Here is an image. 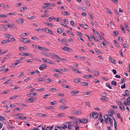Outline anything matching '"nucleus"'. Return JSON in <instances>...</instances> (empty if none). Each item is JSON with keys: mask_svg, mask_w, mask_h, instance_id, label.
<instances>
[{"mask_svg": "<svg viewBox=\"0 0 130 130\" xmlns=\"http://www.w3.org/2000/svg\"><path fill=\"white\" fill-rule=\"evenodd\" d=\"M19 50L22 51H24L25 49L24 48V47H23L21 46L19 48Z\"/></svg>", "mask_w": 130, "mask_h": 130, "instance_id": "nucleus-41", "label": "nucleus"}, {"mask_svg": "<svg viewBox=\"0 0 130 130\" xmlns=\"http://www.w3.org/2000/svg\"><path fill=\"white\" fill-rule=\"evenodd\" d=\"M45 78H40L39 79V80L40 82H43L45 80Z\"/></svg>", "mask_w": 130, "mask_h": 130, "instance_id": "nucleus-55", "label": "nucleus"}, {"mask_svg": "<svg viewBox=\"0 0 130 130\" xmlns=\"http://www.w3.org/2000/svg\"><path fill=\"white\" fill-rule=\"evenodd\" d=\"M67 31L68 33H69L70 34L72 35V36H74V34H73V33L72 32L70 31L69 30H67Z\"/></svg>", "mask_w": 130, "mask_h": 130, "instance_id": "nucleus-48", "label": "nucleus"}, {"mask_svg": "<svg viewBox=\"0 0 130 130\" xmlns=\"http://www.w3.org/2000/svg\"><path fill=\"white\" fill-rule=\"evenodd\" d=\"M79 92V91L77 90H73L70 92V94L72 95L76 96V94H77Z\"/></svg>", "mask_w": 130, "mask_h": 130, "instance_id": "nucleus-5", "label": "nucleus"}, {"mask_svg": "<svg viewBox=\"0 0 130 130\" xmlns=\"http://www.w3.org/2000/svg\"><path fill=\"white\" fill-rule=\"evenodd\" d=\"M80 84L84 86H87L88 85V84L86 82H81Z\"/></svg>", "mask_w": 130, "mask_h": 130, "instance_id": "nucleus-15", "label": "nucleus"}, {"mask_svg": "<svg viewBox=\"0 0 130 130\" xmlns=\"http://www.w3.org/2000/svg\"><path fill=\"white\" fill-rule=\"evenodd\" d=\"M72 113L74 115H79L82 114V112L81 111L75 110L73 111Z\"/></svg>", "mask_w": 130, "mask_h": 130, "instance_id": "nucleus-2", "label": "nucleus"}, {"mask_svg": "<svg viewBox=\"0 0 130 130\" xmlns=\"http://www.w3.org/2000/svg\"><path fill=\"white\" fill-rule=\"evenodd\" d=\"M79 126L77 124H76L75 125V130H79Z\"/></svg>", "mask_w": 130, "mask_h": 130, "instance_id": "nucleus-51", "label": "nucleus"}, {"mask_svg": "<svg viewBox=\"0 0 130 130\" xmlns=\"http://www.w3.org/2000/svg\"><path fill=\"white\" fill-rule=\"evenodd\" d=\"M27 9V7L25 6L22 7L21 8V11H23L26 10Z\"/></svg>", "mask_w": 130, "mask_h": 130, "instance_id": "nucleus-29", "label": "nucleus"}, {"mask_svg": "<svg viewBox=\"0 0 130 130\" xmlns=\"http://www.w3.org/2000/svg\"><path fill=\"white\" fill-rule=\"evenodd\" d=\"M16 22L18 24H21L23 23L24 21L22 19H19L16 20Z\"/></svg>", "mask_w": 130, "mask_h": 130, "instance_id": "nucleus-8", "label": "nucleus"}, {"mask_svg": "<svg viewBox=\"0 0 130 130\" xmlns=\"http://www.w3.org/2000/svg\"><path fill=\"white\" fill-rule=\"evenodd\" d=\"M64 114L63 113H61L59 114H58L57 115V116L60 117H62L64 116Z\"/></svg>", "mask_w": 130, "mask_h": 130, "instance_id": "nucleus-43", "label": "nucleus"}, {"mask_svg": "<svg viewBox=\"0 0 130 130\" xmlns=\"http://www.w3.org/2000/svg\"><path fill=\"white\" fill-rule=\"evenodd\" d=\"M90 36L92 38L94 39V41H99L98 39H97L96 38L93 34H92V35H91Z\"/></svg>", "mask_w": 130, "mask_h": 130, "instance_id": "nucleus-28", "label": "nucleus"}, {"mask_svg": "<svg viewBox=\"0 0 130 130\" xmlns=\"http://www.w3.org/2000/svg\"><path fill=\"white\" fill-rule=\"evenodd\" d=\"M36 116H37L38 117H45L46 116V115L45 114L39 113H37L36 114Z\"/></svg>", "mask_w": 130, "mask_h": 130, "instance_id": "nucleus-12", "label": "nucleus"}, {"mask_svg": "<svg viewBox=\"0 0 130 130\" xmlns=\"http://www.w3.org/2000/svg\"><path fill=\"white\" fill-rule=\"evenodd\" d=\"M28 52H26L25 53L23 52L22 53V55L27 56L28 55Z\"/></svg>", "mask_w": 130, "mask_h": 130, "instance_id": "nucleus-42", "label": "nucleus"}, {"mask_svg": "<svg viewBox=\"0 0 130 130\" xmlns=\"http://www.w3.org/2000/svg\"><path fill=\"white\" fill-rule=\"evenodd\" d=\"M106 86L108 87V88H109L110 89H112V88L110 86L109 84L107 83H106Z\"/></svg>", "mask_w": 130, "mask_h": 130, "instance_id": "nucleus-64", "label": "nucleus"}, {"mask_svg": "<svg viewBox=\"0 0 130 130\" xmlns=\"http://www.w3.org/2000/svg\"><path fill=\"white\" fill-rule=\"evenodd\" d=\"M42 59L43 60V61L46 62L48 63H50L52 64H54V63L53 62L51 61L48 59H45L44 58H42Z\"/></svg>", "mask_w": 130, "mask_h": 130, "instance_id": "nucleus-3", "label": "nucleus"}, {"mask_svg": "<svg viewBox=\"0 0 130 130\" xmlns=\"http://www.w3.org/2000/svg\"><path fill=\"white\" fill-rule=\"evenodd\" d=\"M58 128L60 130H62V126L60 127L58 125L56 126H55V128Z\"/></svg>", "mask_w": 130, "mask_h": 130, "instance_id": "nucleus-38", "label": "nucleus"}, {"mask_svg": "<svg viewBox=\"0 0 130 130\" xmlns=\"http://www.w3.org/2000/svg\"><path fill=\"white\" fill-rule=\"evenodd\" d=\"M47 33H50L51 34L53 35V32L51 30H49V29L47 28V30L46 32Z\"/></svg>", "mask_w": 130, "mask_h": 130, "instance_id": "nucleus-21", "label": "nucleus"}, {"mask_svg": "<svg viewBox=\"0 0 130 130\" xmlns=\"http://www.w3.org/2000/svg\"><path fill=\"white\" fill-rule=\"evenodd\" d=\"M16 14V13L14 12H10L9 13H8V14L9 15H15Z\"/></svg>", "mask_w": 130, "mask_h": 130, "instance_id": "nucleus-61", "label": "nucleus"}, {"mask_svg": "<svg viewBox=\"0 0 130 130\" xmlns=\"http://www.w3.org/2000/svg\"><path fill=\"white\" fill-rule=\"evenodd\" d=\"M17 62H16L13 64L12 65V66H13V67L15 66L16 65H18V64L19 63V62H18L17 61H16Z\"/></svg>", "mask_w": 130, "mask_h": 130, "instance_id": "nucleus-37", "label": "nucleus"}, {"mask_svg": "<svg viewBox=\"0 0 130 130\" xmlns=\"http://www.w3.org/2000/svg\"><path fill=\"white\" fill-rule=\"evenodd\" d=\"M60 107H61V108L63 109H65L66 108H68L69 107L67 106H64L63 105L61 106Z\"/></svg>", "mask_w": 130, "mask_h": 130, "instance_id": "nucleus-33", "label": "nucleus"}, {"mask_svg": "<svg viewBox=\"0 0 130 130\" xmlns=\"http://www.w3.org/2000/svg\"><path fill=\"white\" fill-rule=\"evenodd\" d=\"M41 54H42L44 55V56H50V55L49 54L47 53H45L43 52H42L41 53Z\"/></svg>", "mask_w": 130, "mask_h": 130, "instance_id": "nucleus-24", "label": "nucleus"}, {"mask_svg": "<svg viewBox=\"0 0 130 130\" xmlns=\"http://www.w3.org/2000/svg\"><path fill=\"white\" fill-rule=\"evenodd\" d=\"M128 46V45L126 43H124L123 44V47H126L127 48Z\"/></svg>", "mask_w": 130, "mask_h": 130, "instance_id": "nucleus-53", "label": "nucleus"}, {"mask_svg": "<svg viewBox=\"0 0 130 130\" xmlns=\"http://www.w3.org/2000/svg\"><path fill=\"white\" fill-rule=\"evenodd\" d=\"M8 36H10V37H9V38L8 39L5 40L3 41H11V40H12V41H15V39L11 35H8Z\"/></svg>", "mask_w": 130, "mask_h": 130, "instance_id": "nucleus-6", "label": "nucleus"}, {"mask_svg": "<svg viewBox=\"0 0 130 130\" xmlns=\"http://www.w3.org/2000/svg\"><path fill=\"white\" fill-rule=\"evenodd\" d=\"M74 125H68V128L69 129L71 130L72 129V128L73 127Z\"/></svg>", "mask_w": 130, "mask_h": 130, "instance_id": "nucleus-31", "label": "nucleus"}, {"mask_svg": "<svg viewBox=\"0 0 130 130\" xmlns=\"http://www.w3.org/2000/svg\"><path fill=\"white\" fill-rule=\"evenodd\" d=\"M62 13L65 15H69V13L67 11H62Z\"/></svg>", "mask_w": 130, "mask_h": 130, "instance_id": "nucleus-23", "label": "nucleus"}, {"mask_svg": "<svg viewBox=\"0 0 130 130\" xmlns=\"http://www.w3.org/2000/svg\"><path fill=\"white\" fill-rule=\"evenodd\" d=\"M52 54L53 55V57L57 58L58 59H60V57L58 56V55H56L55 53H52Z\"/></svg>", "mask_w": 130, "mask_h": 130, "instance_id": "nucleus-27", "label": "nucleus"}, {"mask_svg": "<svg viewBox=\"0 0 130 130\" xmlns=\"http://www.w3.org/2000/svg\"><path fill=\"white\" fill-rule=\"evenodd\" d=\"M47 67V66L45 64H43L41 65L39 67V68L40 70L44 69Z\"/></svg>", "mask_w": 130, "mask_h": 130, "instance_id": "nucleus-4", "label": "nucleus"}, {"mask_svg": "<svg viewBox=\"0 0 130 130\" xmlns=\"http://www.w3.org/2000/svg\"><path fill=\"white\" fill-rule=\"evenodd\" d=\"M19 108L18 107H17L14 109L13 110V111H16L19 110Z\"/></svg>", "mask_w": 130, "mask_h": 130, "instance_id": "nucleus-63", "label": "nucleus"}, {"mask_svg": "<svg viewBox=\"0 0 130 130\" xmlns=\"http://www.w3.org/2000/svg\"><path fill=\"white\" fill-rule=\"evenodd\" d=\"M74 71L75 72L78 73L80 74L81 73V72H80L77 69H74Z\"/></svg>", "mask_w": 130, "mask_h": 130, "instance_id": "nucleus-49", "label": "nucleus"}, {"mask_svg": "<svg viewBox=\"0 0 130 130\" xmlns=\"http://www.w3.org/2000/svg\"><path fill=\"white\" fill-rule=\"evenodd\" d=\"M10 41H1V43L2 44H5L9 43Z\"/></svg>", "mask_w": 130, "mask_h": 130, "instance_id": "nucleus-46", "label": "nucleus"}, {"mask_svg": "<svg viewBox=\"0 0 130 130\" xmlns=\"http://www.w3.org/2000/svg\"><path fill=\"white\" fill-rule=\"evenodd\" d=\"M90 117H92L94 118H97L98 116V113H95L94 112H91L90 114Z\"/></svg>", "mask_w": 130, "mask_h": 130, "instance_id": "nucleus-1", "label": "nucleus"}, {"mask_svg": "<svg viewBox=\"0 0 130 130\" xmlns=\"http://www.w3.org/2000/svg\"><path fill=\"white\" fill-rule=\"evenodd\" d=\"M124 25L125 26V28H126V29L127 31H129V27L126 24V23Z\"/></svg>", "mask_w": 130, "mask_h": 130, "instance_id": "nucleus-47", "label": "nucleus"}, {"mask_svg": "<svg viewBox=\"0 0 130 130\" xmlns=\"http://www.w3.org/2000/svg\"><path fill=\"white\" fill-rule=\"evenodd\" d=\"M100 99L101 101H102L103 100L106 101H107L108 100V98L107 97H106L105 96H104L102 98H100Z\"/></svg>", "mask_w": 130, "mask_h": 130, "instance_id": "nucleus-19", "label": "nucleus"}, {"mask_svg": "<svg viewBox=\"0 0 130 130\" xmlns=\"http://www.w3.org/2000/svg\"><path fill=\"white\" fill-rule=\"evenodd\" d=\"M65 101H66L65 99H62L60 100L59 102L60 103H64Z\"/></svg>", "mask_w": 130, "mask_h": 130, "instance_id": "nucleus-58", "label": "nucleus"}, {"mask_svg": "<svg viewBox=\"0 0 130 130\" xmlns=\"http://www.w3.org/2000/svg\"><path fill=\"white\" fill-rule=\"evenodd\" d=\"M37 48H38V49L41 50H43L44 51H49L48 50L45 48H44L43 47H41L40 46H38L37 47Z\"/></svg>", "mask_w": 130, "mask_h": 130, "instance_id": "nucleus-11", "label": "nucleus"}, {"mask_svg": "<svg viewBox=\"0 0 130 130\" xmlns=\"http://www.w3.org/2000/svg\"><path fill=\"white\" fill-rule=\"evenodd\" d=\"M117 117L119 119H121V117L120 116V114L119 113H117Z\"/></svg>", "mask_w": 130, "mask_h": 130, "instance_id": "nucleus-59", "label": "nucleus"}, {"mask_svg": "<svg viewBox=\"0 0 130 130\" xmlns=\"http://www.w3.org/2000/svg\"><path fill=\"white\" fill-rule=\"evenodd\" d=\"M108 113H110V114L113 115L114 113V111L113 109H111L109 110Z\"/></svg>", "mask_w": 130, "mask_h": 130, "instance_id": "nucleus-18", "label": "nucleus"}, {"mask_svg": "<svg viewBox=\"0 0 130 130\" xmlns=\"http://www.w3.org/2000/svg\"><path fill=\"white\" fill-rule=\"evenodd\" d=\"M27 95H29L30 97H32L33 96H36L37 95V94L35 93H32L28 94H27Z\"/></svg>", "mask_w": 130, "mask_h": 130, "instance_id": "nucleus-16", "label": "nucleus"}, {"mask_svg": "<svg viewBox=\"0 0 130 130\" xmlns=\"http://www.w3.org/2000/svg\"><path fill=\"white\" fill-rule=\"evenodd\" d=\"M12 82V80H7L6 82H5L4 84H8Z\"/></svg>", "mask_w": 130, "mask_h": 130, "instance_id": "nucleus-32", "label": "nucleus"}, {"mask_svg": "<svg viewBox=\"0 0 130 130\" xmlns=\"http://www.w3.org/2000/svg\"><path fill=\"white\" fill-rule=\"evenodd\" d=\"M106 9L107 10V12L109 13L110 14L112 15V13L111 12L110 10L109 9H108L107 8H106Z\"/></svg>", "mask_w": 130, "mask_h": 130, "instance_id": "nucleus-62", "label": "nucleus"}, {"mask_svg": "<svg viewBox=\"0 0 130 130\" xmlns=\"http://www.w3.org/2000/svg\"><path fill=\"white\" fill-rule=\"evenodd\" d=\"M27 100V101H30L29 102L30 103L34 102L35 101H36V99H34V98H31L29 99H28Z\"/></svg>", "mask_w": 130, "mask_h": 130, "instance_id": "nucleus-13", "label": "nucleus"}, {"mask_svg": "<svg viewBox=\"0 0 130 130\" xmlns=\"http://www.w3.org/2000/svg\"><path fill=\"white\" fill-rule=\"evenodd\" d=\"M51 70L53 71L54 72H58V70L57 69H55V68H52L51 69Z\"/></svg>", "mask_w": 130, "mask_h": 130, "instance_id": "nucleus-39", "label": "nucleus"}, {"mask_svg": "<svg viewBox=\"0 0 130 130\" xmlns=\"http://www.w3.org/2000/svg\"><path fill=\"white\" fill-rule=\"evenodd\" d=\"M63 47V48L61 47V48L64 51L66 50L69 51H71V49L69 47H67L66 46H64Z\"/></svg>", "mask_w": 130, "mask_h": 130, "instance_id": "nucleus-10", "label": "nucleus"}, {"mask_svg": "<svg viewBox=\"0 0 130 130\" xmlns=\"http://www.w3.org/2000/svg\"><path fill=\"white\" fill-rule=\"evenodd\" d=\"M9 7V6L8 5H5L4 6V9L5 10L8 9Z\"/></svg>", "mask_w": 130, "mask_h": 130, "instance_id": "nucleus-57", "label": "nucleus"}, {"mask_svg": "<svg viewBox=\"0 0 130 130\" xmlns=\"http://www.w3.org/2000/svg\"><path fill=\"white\" fill-rule=\"evenodd\" d=\"M111 84L116 86L117 85V83L116 81H113L111 82Z\"/></svg>", "mask_w": 130, "mask_h": 130, "instance_id": "nucleus-36", "label": "nucleus"}, {"mask_svg": "<svg viewBox=\"0 0 130 130\" xmlns=\"http://www.w3.org/2000/svg\"><path fill=\"white\" fill-rule=\"evenodd\" d=\"M42 8L43 9H51L50 7L46 6H42Z\"/></svg>", "mask_w": 130, "mask_h": 130, "instance_id": "nucleus-25", "label": "nucleus"}, {"mask_svg": "<svg viewBox=\"0 0 130 130\" xmlns=\"http://www.w3.org/2000/svg\"><path fill=\"white\" fill-rule=\"evenodd\" d=\"M114 42L116 46L117 47H119V45L117 43V41H114Z\"/></svg>", "mask_w": 130, "mask_h": 130, "instance_id": "nucleus-54", "label": "nucleus"}, {"mask_svg": "<svg viewBox=\"0 0 130 130\" xmlns=\"http://www.w3.org/2000/svg\"><path fill=\"white\" fill-rule=\"evenodd\" d=\"M53 81V80L50 79V78L46 79L45 81V83L47 84H48L49 83Z\"/></svg>", "mask_w": 130, "mask_h": 130, "instance_id": "nucleus-14", "label": "nucleus"}, {"mask_svg": "<svg viewBox=\"0 0 130 130\" xmlns=\"http://www.w3.org/2000/svg\"><path fill=\"white\" fill-rule=\"evenodd\" d=\"M37 129L38 130H45V129L43 127V126L41 125L38 126Z\"/></svg>", "mask_w": 130, "mask_h": 130, "instance_id": "nucleus-17", "label": "nucleus"}, {"mask_svg": "<svg viewBox=\"0 0 130 130\" xmlns=\"http://www.w3.org/2000/svg\"><path fill=\"white\" fill-rule=\"evenodd\" d=\"M17 98V96L16 95H14L12 96L10 98V100H13L14 99L16 98Z\"/></svg>", "mask_w": 130, "mask_h": 130, "instance_id": "nucleus-34", "label": "nucleus"}, {"mask_svg": "<svg viewBox=\"0 0 130 130\" xmlns=\"http://www.w3.org/2000/svg\"><path fill=\"white\" fill-rule=\"evenodd\" d=\"M5 120V119L3 117L0 116V121H3Z\"/></svg>", "mask_w": 130, "mask_h": 130, "instance_id": "nucleus-60", "label": "nucleus"}, {"mask_svg": "<svg viewBox=\"0 0 130 130\" xmlns=\"http://www.w3.org/2000/svg\"><path fill=\"white\" fill-rule=\"evenodd\" d=\"M24 58L23 57H21L19 60H17L16 61H17L20 63V62H21L23 59Z\"/></svg>", "mask_w": 130, "mask_h": 130, "instance_id": "nucleus-45", "label": "nucleus"}, {"mask_svg": "<svg viewBox=\"0 0 130 130\" xmlns=\"http://www.w3.org/2000/svg\"><path fill=\"white\" fill-rule=\"evenodd\" d=\"M37 90L39 92H41V91H43L44 90V88H42L40 89H37Z\"/></svg>", "mask_w": 130, "mask_h": 130, "instance_id": "nucleus-56", "label": "nucleus"}, {"mask_svg": "<svg viewBox=\"0 0 130 130\" xmlns=\"http://www.w3.org/2000/svg\"><path fill=\"white\" fill-rule=\"evenodd\" d=\"M80 82V79L78 78H75L74 80V82L76 83H77Z\"/></svg>", "mask_w": 130, "mask_h": 130, "instance_id": "nucleus-30", "label": "nucleus"}, {"mask_svg": "<svg viewBox=\"0 0 130 130\" xmlns=\"http://www.w3.org/2000/svg\"><path fill=\"white\" fill-rule=\"evenodd\" d=\"M57 32L59 34L63 32V30L60 28H58L57 30Z\"/></svg>", "mask_w": 130, "mask_h": 130, "instance_id": "nucleus-26", "label": "nucleus"}, {"mask_svg": "<svg viewBox=\"0 0 130 130\" xmlns=\"http://www.w3.org/2000/svg\"><path fill=\"white\" fill-rule=\"evenodd\" d=\"M121 110H122L123 111L124 110V106L123 105L122 106H119Z\"/></svg>", "mask_w": 130, "mask_h": 130, "instance_id": "nucleus-44", "label": "nucleus"}, {"mask_svg": "<svg viewBox=\"0 0 130 130\" xmlns=\"http://www.w3.org/2000/svg\"><path fill=\"white\" fill-rule=\"evenodd\" d=\"M5 67V65L2 66L0 68V71L1 72L4 68Z\"/></svg>", "mask_w": 130, "mask_h": 130, "instance_id": "nucleus-52", "label": "nucleus"}, {"mask_svg": "<svg viewBox=\"0 0 130 130\" xmlns=\"http://www.w3.org/2000/svg\"><path fill=\"white\" fill-rule=\"evenodd\" d=\"M87 120V121H86L85 122V121H84L83 119L82 118L81 119H80V123H86L87 122H88V120Z\"/></svg>", "mask_w": 130, "mask_h": 130, "instance_id": "nucleus-22", "label": "nucleus"}, {"mask_svg": "<svg viewBox=\"0 0 130 130\" xmlns=\"http://www.w3.org/2000/svg\"><path fill=\"white\" fill-rule=\"evenodd\" d=\"M98 120H99L102 123H103V122H104V120L102 118V114L101 113L99 114V117L98 119Z\"/></svg>", "mask_w": 130, "mask_h": 130, "instance_id": "nucleus-7", "label": "nucleus"}, {"mask_svg": "<svg viewBox=\"0 0 130 130\" xmlns=\"http://www.w3.org/2000/svg\"><path fill=\"white\" fill-rule=\"evenodd\" d=\"M61 42V43L63 44H64V45L67 46H68V44H67L65 42L66 41H60Z\"/></svg>", "mask_w": 130, "mask_h": 130, "instance_id": "nucleus-35", "label": "nucleus"}, {"mask_svg": "<svg viewBox=\"0 0 130 130\" xmlns=\"http://www.w3.org/2000/svg\"><path fill=\"white\" fill-rule=\"evenodd\" d=\"M114 128L115 130H117V123L115 122L114 123Z\"/></svg>", "mask_w": 130, "mask_h": 130, "instance_id": "nucleus-40", "label": "nucleus"}, {"mask_svg": "<svg viewBox=\"0 0 130 130\" xmlns=\"http://www.w3.org/2000/svg\"><path fill=\"white\" fill-rule=\"evenodd\" d=\"M109 59L110 61L111 62L115 64L116 63L115 60L114 59L112 58L111 57H109Z\"/></svg>", "mask_w": 130, "mask_h": 130, "instance_id": "nucleus-20", "label": "nucleus"}, {"mask_svg": "<svg viewBox=\"0 0 130 130\" xmlns=\"http://www.w3.org/2000/svg\"><path fill=\"white\" fill-rule=\"evenodd\" d=\"M11 56V54H9L8 55L5 56L3 60L2 61V63H3V62L5 61V59H6L7 58L9 57L10 56Z\"/></svg>", "mask_w": 130, "mask_h": 130, "instance_id": "nucleus-9", "label": "nucleus"}, {"mask_svg": "<svg viewBox=\"0 0 130 130\" xmlns=\"http://www.w3.org/2000/svg\"><path fill=\"white\" fill-rule=\"evenodd\" d=\"M31 38L34 40H38V39L36 37H32Z\"/></svg>", "mask_w": 130, "mask_h": 130, "instance_id": "nucleus-50", "label": "nucleus"}]
</instances>
